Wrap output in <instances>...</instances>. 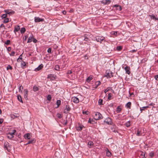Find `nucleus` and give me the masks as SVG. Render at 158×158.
Instances as JSON below:
<instances>
[{
    "mask_svg": "<svg viewBox=\"0 0 158 158\" xmlns=\"http://www.w3.org/2000/svg\"><path fill=\"white\" fill-rule=\"evenodd\" d=\"M104 76L106 77L107 78H111L113 76V73L110 70H107L106 71V74Z\"/></svg>",
    "mask_w": 158,
    "mask_h": 158,
    "instance_id": "f257e3e1",
    "label": "nucleus"
},
{
    "mask_svg": "<svg viewBox=\"0 0 158 158\" xmlns=\"http://www.w3.org/2000/svg\"><path fill=\"white\" fill-rule=\"evenodd\" d=\"M94 118L96 120H98L102 119V115L100 113L97 112L95 113Z\"/></svg>",
    "mask_w": 158,
    "mask_h": 158,
    "instance_id": "f03ea898",
    "label": "nucleus"
},
{
    "mask_svg": "<svg viewBox=\"0 0 158 158\" xmlns=\"http://www.w3.org/2000/svg\"><path fill=\"white\" fill-rule=\"evenodd\" d=\"M95 39L97 42L101 43L102 41L104 40L105 37L103 36H97L95 37Z\"/></svg>",
    "mask_w": 158,
    "mask_h": 158,
    "instance_id": "7ed1b4c3",
    "label": "nucleus"
},
{
    "mask_svg": "<svg viewBox=\"0 0 158 158\" xmlns=\"http://www.w3.org/2000/svg\"><path fill=\"white\" fill-rule=\"evenodd\" d=\"M104 122L109 125H111L113 124L112 119L110 118H106L104 121Z\"/></svg>",
    "mask_w": 158,
    "mask_h": 158,
    "instance_id": "20e7f679",
    "label": "nucleus"
},
{
    "mask_svg": "<svg viewBox=\"0 0 158 158\" xmlns=\"http://www.w3.org/2000/svg\"><path fill=\"white\" fill-rule=\"evenodd\" d=\"M11 146L9 145L8 143H5L4 145V148L6 149L7 151L9 152L11 150Z\"/></svg>",
    "mask_w": 158,
    "mask_h": 158,
    "instance_id": "39448f33",
    "label": "nucleus"
},
{
    "mask_svg": "<svg viewBox=\"0 0 158 158\" xmlns=\"http://www.w3.org/2000/svg\"><path fill=\"white\" fill-rule=\"evenodd\" d=\"M44 20V19H41L39 17H35L34 18V21L35 23L40 22H43Z\"/></svg>",
    "mask_w": 158,
    "mask_h": 158,
    "instance_id": "423d86ee",
    "label": "nucleus"
},
{
    "mask_svg": "<svg viewBox=\"0 0 158 158\" xmlns=\"http://www.w3.org/2000/svg\"><path fill=\"white\" fill-rule=\"evenodd\" d=\"M111 2L110 0H103L101 2V3L103 4L104 5H108L110 4Z\"/></svg>",
    "mask_w": 158,
    "mask_h": 158,
    "instance_id": "0eeeda50",
    "label": "nucleus"
},
{
    "mask_svg": "<svg viewBox=\"0 0 158 158\" xmlns=\"http://www.w3.org/2000/svg\"><path fill=\"white\" fill-rule=\"evenodd\" d=\"M31 136V134L28 133L25 134L24 135V138L26 139H29Z\"/></svg>",
    "mask_w": 158,
    "mask_h": 158,
    "instance_id": "6e6552de",
    "label": "nucleus"
},
{
    "mask_svg": "<svg viewBox=\"0 0 158 158\" xmlns=\"http://www.w3.org/2000/svg\"><path fill=\"white\" fill-rule=\"evenodd\" d=\"M72 100L74 103H77L79 102V100L78 98L75 97H73L72 98Z\"/></svg>",
    "mask_w": 158,
    "mask_h": 158,
    "instance_id": "1a4fd4ad",
    "label": "nucleus"
},
{
    "mask_svg": "<svg viewBox=\"0 0 158 158\" xmlns=\"http://www.w3.org/2000/svg\"><path fill=\"white\" fill-rule=\"evenodd\" d=\"M4 12H5L6 14H8L10 15H13V14L15 12L13 11H10L9 10H5Z\"/></svg>",
    "mask_w": 158,
    "mask_h": 158,
    "instance_id": "9d476101",
    "label": "nucleus"
},
{
    "mask_svg": "<svg viewBox=\"0 0 158 158\" xmlns=\"http://www.w3.org/2000/svg\"><path fill=\"white\" fill-rule=\"evenodd\" d=\"M43 65L42 64H41L39 65L38 67H37V68H35V71H39L41 69L43 68Z\"/></svg>",
    "mask_w": 158,
    "mask_h": 158,
    "instance_id": "9b49d317",
    "label": "nucleus"
},
{
    "mask_svg": "<svg viewBox=\"0 0 158 158\" xmlns=\"http://www.w3.org/2000/svg\"><path fill=\"white\" fill-rule=\"evenodd\" d=\"M28 91L27 89L24 90V97L26 100L27 99Z\"/></svg>",
    "mask_w": 158,
    "mask_h": 158,
    "instance_id": "f8f14e48",
    "label": "nucleus"
},
{
    "mask_svg": "<svg viewBox=\"0 0 158 158\" xmlns=\"http://www.w3.org/2000/svg\"><path fill=\"white\" fill-rule=\"evenodd\" d=\"M125 70L126 73L128 74H130V68L128 66H126L125 68Z\"/></svg>",
    "mask_w": 158,
    "mask_h": 158,
    "instance_id": "ddd939ff",
    "label": "nucleus"
},
{
    "mask_svg": "<svg viewBox=\"0 0 158 158\" xmlns=\"http://www.w3.org/2000/svg\"><path fill=\"white\" fill-rule=\"evenodd\" d=\"M140 155V156H139L140 158H145L144 153V152L140 151H139V155Z\"/></svg>",
    "mask_w": 158,
    "mask_h": 158,
    "instance_id": "4468645a",
    "label": "nucleus"
},
{
    "mask_svg": "<svg viewBox=\"0 0 158 158\" xmlns=\"http://www.w3.org/2000/svg\"><path fill=\"white\" fill-rule=\"evenodd\" d=\"M93 77L92 76H90L86 79V81L87 82H89L93 78Z\"/></svg>",
    "mask_w": 158,
    "mask_h": 158,
    "instance_id": "2eb2a0df",
    "label": "nucleus"
},
{
    "mask_svg": "<svg viewBox=\"0 0 158 158\" xmlns=\"http://www.w3.org/2000/svg\"><path fill=\"white\" fill-rule=\"evenodd\" d=\"M148 106H143L142 107H140V111H141V112H142L143 110H144L145 109H147L148 108Z\"/></svg>",
    "mask_w": 158,
    "mask_h": 158,
    "instance_id": "dca6fc26",
    "label": "nucleus"
},
{
    "mask_svg": "<svg viewBox=\"0 0 158 158\" xmlns=\"http://www.w3.org/2000/svg\"><path fill=\"white\" fill-rule=\"evenodd\" d=\"M19 29L20 27L19 26H18L17 27H15L14 30V32L15 33L16 32L18 31L19 30Z\"/></svg>",
    "mask_w": 158,
    "mask_h": 158,
    "instance_id": "f3484780",
    "label": "nucleus"
},
{
    "mask_svg": "<svg viewBox=\"0 0 158 158\" xmlns=\"http://www.w3.org/2000/svg\"><path fill=\"white\" fill-rule=\"evenodd\" d=\"M17 99L20 102H21L22 103H23V101L20 95H18L17 97Z\"/></svg>",
    "mask_w": 158,
    "mask_h": 158,
    "instance_id": "a211bd4d",
    "label": "nucleus"
},
{
    "mask_svg": "<svg viewBox=\"0 0 158 158\" xmlns=\"http://www.w3.org/2000/svg\"><path fill=\"white\" fill-rule=\"evenodd\" d=\"M61 101L60 100H57L56 102V104L57 105V107L56 108H58L59 107L60 105Z\"/></svg>",
    "mask_w": 158,
    "mask_h": 158,
    "instance_id": "6ab92c4d",
    "label": "nucleus"
},
{
    "mask_svg": "<svg viewBox=\"0 0 158 158\" xmlns=\"http://www.w3.org/2000/svg\"><path fill=\"white\" fill-rule=\"evenodd\" d=\"M33 39V36L29 37L28 39L27 42L28 43L31 42H32Z\"/></svg>",
    "mask_w": 158,
    "mask_h": 158,
    "instance_id": "aec40b11",
    "label": "nucleus"
},
{
    "mask_svg": "<svg viewBox=\"0 0 158 158\" xmlns=\"http://www.w3.org/2000/svg\"><path fill=\"white\" fill-rule=\"evenodd\" d=\"M33 91L34 92H36L39 90V88L36 85H35L33 88Z\"/></svg>",
    "mask_w": 158,
    "mask_h": 158,
    "instance_id": "412c9836",
    "label": "nucleus"
},
{
    "mask_svg": "<svg viewBox=\"0 0 158 158\" xmlns=\"http://www.w3.org/2000/svg\"><path fill=\"white\" fill-rule=\"evenodd\" d=\"M106 156H110L111 155V153L110 152L108 149H107L106 151Z\"/></svg>",
    "mask_w": 158,
    "mask_h": 158,
    "instance_id": "4be33fe9",
    "label": "nucleus"
},
{
    "mask_svg": "<svg viewBox=\"0 0 158 158\" xmlns=\"http://www.w3.org/2000/svg\"><path fill=\"white\" fill-rule=\"evenodd\" d=\"M22 54L20 55L19 56V57L17 59V61L18 62H20L22 60Z\"/></svg>",
    "mask_w": 158,
    "mask_h": 158,
    "instance_id": "5701e85b",
    "label": "nucleus"
},
{
    "mask_svg": "<svg viewBox=\"0 0 158 158\" xmlns=\"http://www.w3.org/2000/svg\"><path fill=\"white\" fill-rule=\"evenodd\" d=\"M83 127V126L80 125L77 128V130L78 131H81L82 130Z\"/></svg>",
    "mask_w": 158,
    "mask_h": 158,
    "instance_id": "b1692460",
    "label": "nucleus"
},
{
    "mask_svg": "<svg viewBox=\"0 0 158 158\" xmlns=\"http://www.w3.org/2000/svg\"><path fill=\"white\" fill-rule=\"evenodd\" d=\"M35 142V140H34V139H31V140H30L28 141V142H27L26 144V145H27L28 144H29L30 143H32L33 142Z\"/></svg>",
    "mask_w": 158,
    "mask_h": 158,
    "instance_id": "393cba45",
    "label": "nucleus"
},
{
    "mask_svg": "<svg viewBox=\"0 0 158 158\" xmlns=\"http://www.w3.org/2000/svg\"><path fill=\"white\" fill-rule=\"evenodd\" d=\"M121 110H122V109H121V108L119 106H118L117 108L116 112L117 113H120V111H121Z\"/></svg>",
    "mask_w": 158,
    "mask_h": 158,
    "instance_id": "a878e982",
    "label": "nucleus"
},
{
    "mask_svg": "<svg viewBox=\"0 0 158 158\" xmlns=\"http://www.w3.org/2000/svg\"><path fill=\"white\" fill-rule=\"evenodd\" d=\"M64 109L70 111L71 110V108L69 105H66Z\"/></svg>",
    "mask_w": 158,
    "mask_h": 158,
    "instance_id": "bb28decb",
    "label": "nucleus"
},
{
    "mask_svg": "<svg viewBox=\"0 0 158 158\" xmlns=\"http://www.w3.org/2000/svg\"><path fill=\"white\" fill-rule=\"evenodd\" d=\"M101 84V82L99 81H96L95 83L96 87L97 88Z\"/></svg>",
    "mask_w": 158,
    "mask_h": 158,
    "instance_id": "cd10ccee",
    "label": "nucleus"
},
{
    "mask_svg": "<svg viewBox=\"0 0 158 158\" xmlns=\"http://www.w3.org/2000/svg\"><path fill=\"white\" fill-rule=\"evenodd\" d=\"M131 105V102H128L126 105V106L128 108H130Z\"/></svg>",
    "mask_w": 158,
    "mask_h": 158,
    "instance_id": "c85d7f7f",
    "label": "nucleus"
},
{
    "mask_svg": "<svg viewBox=\"0 0 158 158\" xmlns=\"http://www.w3.org/2000/svg\"><path fill=\"white\" fill-rule=\"evenodd\" d=\"M26 63L25 62L23 61L21 63V67L24 68L26 65Z\"/></svg>",
    "mask_w": 158,
    "mask_h": 158,
    "instance_id": "c756f323",
    "label": "nucleus"
},
{
    "mask_svg": "<svg viewBox=\"0 0 158 158\" xmlns=\"http://www.w3.org/2000/svg\"><path fill=\"white\" fill-rule=\"evenodd\" d=\"M26 31L25 28L24 27H23L21 28L20 30V32L21 33L23 34Z\"/></svg>",
    "mask_w": 158,
    "mask_h": 158,
    "instance_id": "7c9ffc66",
    "label": "nucleus"
},
{
    "mask_svg": "<svg viewBox=\"0 0 158 158\" xmlns=\"http://www.w3.org/2000/svg\"><path fill=\"white\" fill-rule=\"evenodd\" d=\"M9 22V19L8 18H6L5 19H4L3 20V23H7Z\"/></svg>",
    "mask_w": 158,
    "mask_h": 158,
    "instance_id": "2f4dec72",
    "label": "nucleus"
},
{
    "mask_svg": "<svg viewBox=\"0 0 158 158\" xmlns=\"http://www.w3.org/2000/svg\"><path fill=\"white\" fill-rule=\"evenodd\" d=\"M6 137L9 139H11L12 138H13L14 136L12 135H9V134H8L7 135Z\"/></svg>",
    "mask_w": 158,
    "mask_h": 158,
    "instance_id": "473e14b6",
    "label": "nucleus"
},
{
    "mask_svg": "<svg viewBox=\"0 0 158 158\" xmlns=\"http://www.w3.org/2000/svg\"><path fill=\"white\" fill-rule=\"evenodd\" d=\"M55 70L57 71H59L60 69V67L59 65H56L55 66Z\"/></svg>",
    "mask_w": 158,
    "mask_h": 158,
    "instance_id": "72a5a7b5",
    "label": "nucleus"
},
{
    "mask_svg": "<svg viewBox=\"0 0 158 158\" xmlns=\"http://www.w3.org/2000/svg\"><path fill=\"white\" fill-rule=\"evenodd\" d=\"M149 16L150 17L151 19H154L155 20L157 19V18L155 17L153 15H149Z\"/></svg>",
    "mask_w": 158,
    "mask_h": 158,
    "instance_id": "f704fd0d",
    "label": "nucleus"
},
{
    "mask_svg": "<svg viewBox=\"0 0 158 158\" xmlns=\"http://www.w3.org/2000/svg\"><path fill=\"white\" fill-rule=\"evenodd\" d=\"M130 121H128L126 123L125 125L126 127H129L130 125Z\"/></svg>",
    "mask_w": 158,
    "mask_h": 158,
    "instance_id": "c9c22d12",
    "label": "nucleus"
},
{
    "mask_svg": "<svg viewBox=\"0 0 158 158\" xmlns=\"http://www.w3.org/2000/svg\"><path fill=\"white\" fill-rule=\"evenodd\" d=\"M122 47L121 46H118L116 48L118 51H119L122 49Z\"/></svg>",
    "mask_w": 158,
    "mask_h": 158,
    "instance_id": "e433bc0d",
    "label": "nucleus"
},
{
    "mask_svg": "<svg viewBox=\"0 0 158 158\" xmlns=\"http://www.w3.org/2000/svg\"><path fill=\"white\" fill-rule=\"evenodd\" d=\"M102 102L103 100L102 99H99L98 101V104L100 105H102Z\"/></svg>",
    "mask_w": 158,
    "mask_h": 158,
    "instance_id": "4c0bfd02",
    "label": "nucleus"
},
{
    "mask_svg": "<svg viewBox=\"0 0 158 158\" xmlns=\"http://www.w3.org/2000/svg\"><path fill=\"white\" fill-rule=\"evenodd\" d=\"M112 95L111 93H109L108 95V99L109 100H111L112 99Z\"/></svg>",
    "mask_w": 158,
    "mask_h": 158,
    "instance_id": "58836bf2",
    "label": "nucleus"
},
{
    "mask_svg": "<svg viewBox=\"0 0 158 158\" xmlns=\"http://www.w3.org/2000/svg\"><path fill=\"white\" fill-rule=\"evenodd\" d=\"M88 144L89 145V148H90L93 145V143L92 141H89L88 142Z\"/></svg>",
    "mask_w": 158,
    "mask_h": 158,
    "instance_id": "ea45409f",
    "label": "nucleus"
},
{
    "mask_svg": "<svg viewBox=\"0 0 158 158\" xmlns=\"http://www.w3.org/2000/svg\"><path fill=\"white\" fill-rule=\"evenodd\" d=\"M23 87L22 85H20L19 86V92H22V89H23Z\"/></svg>",
    "mask_w": 158,
    "mask_h": 158,
    "instance_id": "a19ab883",
    "label": "nucleus"
},
{
    "mask_svg": "<svg viewBox=\"0 0 158 158\" xmlns=\"http://www.w3.org/2000/svg\"><path fill=\"white\" fill-rule=\"evenodd\" d=\"M2 18V19H5L7 17V14H5L2 15V16H1Z\"/></svg>",
    "mask_w": 158,
    "mask_h": 158,
    "instance_id": "79ce46f5",
    "label": "nucleus"
},
{
    "mask_svg": "<svg viewBox=\"0 0 158 158\" xmlns=\"http://www.w3.org/2000/svg\"><path fill=\"white\" fill-rule=\"evenodd\" d=\"M10 40H7L6 41L5 43V44L6 45H9L10 44Z\"/></svg>",
    "mask_w": 158,
    "mask_h": 158,
    "instance_id": "37998d69",
    "label": "nucleus"
},
{
    "mask_svg": "<svg viewBox=\"0 0 158 158\" xmlns=\"http://www.w3.org/2000/svg\"><path fill=\"white\" fill-rule=\"evenodd\" d=\"M52 99L51 95H49L47 96V99L48 100L50 101Z\"/></svg>",
    "mask_w": 158,
    "mask_h": 158,
    "instance_id": "c03bdc74",
    "label": "nucleus"
},
{
    "mask_svg": "<svg viewBox=\"0 0 158 158\" xmlns=\"http://www.w3.org/2000/svg\"><path fill=\"white\" fill-rule=\"evenodd\" d=\"M57 117L59 118H60L62 117V116L61 114H57Z\"/></svg>",
    "mask_w": 158,
    "mask_h": 158,
    "instance_id": "a18cd8bd",
    "label": "nucleus"
},
{
    "mask_svg": "<svg viewBox=\"0 0 158 158\" xmlns=\"http://www.w3.org/2000/svg\"><path fill=\"white\" fill-rule=\"evenodd\" d=\"M110 87H108L106 89L104 90V92L105 93H106L107 92L109 91L110 90Z\"/></svg>",
    "mask_w": 158,
    "mask_h": 158,
    "instance_id": "49530a36",
    "label": "nucleus"
},
{
    "mask_svg": "<svg viewBox=\"0 0 158 158\" xmlns=\"http://www.w3.org/2000/svg\"><path fill=\"white\" fill-rule=\"evenodd\" d=\"M12 69V67L10 65H8L7 67V69L8 70L9 69Z\"/></svg>",
    "mask_w": 158,
    "mask_h": 158,
    "instance_id": "de8ad7c7",
    "label": "nucleus"
},
{
    "mask_svg": "<svg viewBox=\"0 0 158 158\" xmlns=\"http://www.w3.org/2000/svg\"><path fill=\"white\" fill-rule=\"evenodd\" d=\"M69 111H68V110H66V109H64V110L63 112L65 114H67V113H68Z\"/></svg>",
    "mask_w": 158,
    "mask_h": 158,
    "instance_id": "09e8293b",
    "label": "nucleus"
},
{
    "mask_svg": "<svg viewBox=\"0 0 158 158\" xmlns=\"http://www.w3.org/2000/svg\"><path fill=\"white\" fill-rule=\"evenodd\" d=\"M82 113L83 114H86L87 115L89 114V112L88 111H83Z\"/></svg>",
    "mask_w": 158,
    "mask_h": 158,
    "instance_id": "8fccbe9b",
    "label": "nucleus"
},
{
    "mask_svg": "<svg viewBox=\"0 0 158 158\" xmlns=\"http://www.w3.org/2000/svg\"><path fill=\"white\" fill-rule=\"evenodd\" d=\"M154 78L156 80H158V74L154 76Z\"/></svg>",
    "mask_w": 158,
    "mask_h": 158,
    "instance_id": "3c124183",
    "label": "nucleus"
},
{
    "mask_svg": "<svg viewBox=\"0 0 158 158\" xmlns=\"http://www.w3.org/2000/svg\"><path fill=\"white\" fill-rule=\"evenodd\" d=\"M15 52L13 51V52H12L11 53V54H10V55L11 56H14V55H15Z\"/></svg>",
    "mask_w": 158,
    "mask_h": 158,
    "instance_id": "603ef678",
    "label": "nucleus"
},
{
    "mask_svg": "<svg viewBox=\"0 0 158 158\" xmlns=\"http://www.w3.org/2000/svg\"><path fill=\"white\" fill-rule=\"evenodd\" d=\"M48 53H50L51 52V48H49L47 51Z\"/></svg>",
    "mask_w": 158,
    "mask_h": 158,
    "instance_id": "864d4df0",
    "label": "nucleus"
},
{
    "mask_svg": "<svg viewBox=\"0 0 158 158\" xmlns=\"http://www.w3.org/2000/svg\"><path fill=\"white\" fill-rule=\"evenodd\" d=\"M3 121V119L0 118V124L2 123Z\"/></svg>",
    "mask_w": 158,
    "mask_h": 158,
    "instance_id": "5fc2aeb1",
    "label": "nucleus"
},
{
    "mask_svg": "<svg viewBox=\"0 0 158 158\" xmlns=\"http://www.w3.org/2000/svg\"><path fill=\"white\" fill-rule=\"evenodd\" d=\"M67 124V121L66 120L65 121H64V123H63V124L64 125H66Z\"/></svg>",
    "mask_w": 158,
    "mask_h": 158,
    "instance_id": "6e6d98bb",
    "label": "nucleus"
},
{
    "mask_svg": "<svg viewBox=\"0 0 158 158\" xmlns=\"http://www.w3.org/2000/svg\"><path fill=\"white\" fill-rule=\"evenodd\" d=\"M72 73V72L71 70H69L67 72V74H70Z\"/></svg>",
    "mask_w": 158,
    "mask_h": 158,
    "instance_id": "4d7b16f0",
    "label": "nucleus"
},
{
    "mask_svg": "<svg viewBox=\"0 0 158 158\" xmlns=\"http://www.w3.org/2000/svg\"><path fill=\"white\" fill-rule=\"evenodd\" d=\"M37 41V40L35 39H33V42L34 43H36Z\"/></svg>",
    "mask_w": 158,
    "mask_h": 158,
    "instance_id": "13d9d810",
    "label": "nucleus"
},
{
    "mask_svg": "<svg viewBox=\"0 0 158 158\" xmlns=\"http://www.w3.org/2000/svg\"><path fill=\"white\" fill-rule=\"evenodd\" d=\"M84 40H85V41H87L89 40V38H87V37L85 38Z\"/></svg>",
    "mask_w": 158,
    "mask_h": 158,
    "instance_id": "bf43d9fd",
    "label": "nucleus"
},
{
    "mask_svg": "<svg viewBox=\"0 0 158 158\" xmlns=\"http://www.w3.org/2000/svg\"><path fill=\"white\" fill-rule=\"evenodd\" d=\"M4 27V29L5 28V26L3 24H1V25L0 26V27Z\"/></svg>",
    "mask_w": 158,
    "mask_h": 158,
    "instance_id": "052dcab7",
    "label": "nucleus"
},
{
    "mask_svg": "<svg viewBox=\"0 0 158 158\" xmlns=\"http://www.w3.org/2000/svg\"><path fill=\"white\" fill-rule=\"evenodd\" d=\"M7 50L8 51H10L11 50V47H8L7 48Z\"/></svg>",
    "mask_w": 158,
    "mask_h": 158,
    "instance_id": "680f3d73",
    "label": "nucleus"
},
{
    "mask_svg": "<svg viewBox=\"0 0 158 158\" xmlns=\"http://www.w3.org/2000/svg\"><path fill=\"white\" fill-rule=\"evenodd\" d=\"M16 132L15 130H13L12 131V132L14 134Z\"/></svg>",
    "mask_w": 158,
    "mask_h": 158,
    "instance_id": "e2e57ef3",
    "label": "nucleus"
},
{
    "mask_svg": "<svg viewBox=\"0 0 158 158\" xmlns=\"http://www.w3.org/2000/svg\"><path fill=\"white\" fill-rule=\"evenodd\" d=\"M150 156L151 157H152L153 156H154V153H150Z\"/></svg>",
    "mask_w": 158,
    "mask_h": 158,
    "instance_id": "0e129e2a",
    "label": "nucleus"
},
{
    "mask_svg": "<svg viewBox=\"0 0 158 158\" xmlns=\"http://www.w3.org/2000/svg\"><path fill=\"white\" fill-rule=\"evenodd\" d=\"M136 51V50H132L131 51H130V52H135Z\"/></svg>",
    "mask_w": 158,
    "mask_h": 158,
    "instance_id": "69168bd1",
    "label": "nucleus"
},
{
    "mask_svg": "<svg viewBox=\"0 0 158 158\" xmlns=\"http://www.w3.org/2000/svg\"><path fill=\"white\" fill-rule=\"evenodd\" d=\"M62 13L63 14L65 15L66 13V11L64 10L62 12Z\"/></svg>",
    "mask_w": 158,
    "mask_h": 158,
    "instance_id": "338daca9",
    "label": "nucleus"
},
{
    "mask_svg": "<svg viewBox=\"0 0 158 158\" xmlns=\"http://www.w3.org/2000/svg\"><path fill=\"white\" fill-rule=\"evenodd\" d=\"M8 134L9 135H14V134L12 132H10V133H9Z\"/></svg>",
    "mask_w": 158,
    "mask_h": 158,
    "instance_id": "774afa93",
    "label": "nucleus"
}]
</instances>
